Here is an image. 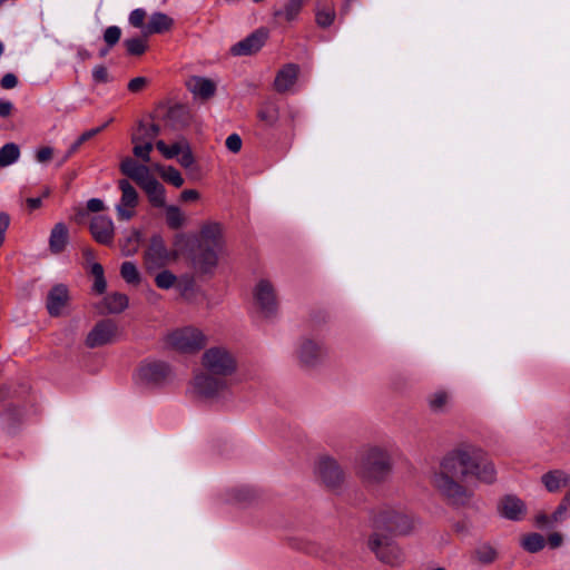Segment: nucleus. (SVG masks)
Here are the masks:
<instances>
[{"label":"nucleus","instance_id":"nucleus-25","mask_svg":"<svg viewBox=\"0 0 570 570\" xmlns=\"http://www.w3.org/2000/svg\"><path fill=\"white\" fill-rule=\"evenodd\" d=\"M541 482L549 492H558L570 482V476L561 470H552L541 476Z\"/></svg>","mask_w":570,"mask_h":570},{"label":"nucleus","instance_id":"nucleus-59","mask_svg":"<svg viewBox=\"0 0 570 570\" xmlns=\"http://www.w3.org/2000/svg\"><path fill=\"white\" fill-rule=\"evenodd\" d=\"M10 224V217L6 213H0V243L4 242V233Z\"/></svg>","mask_w":570,"mask_h":570},{"label":"nucleus","instance_id":"nucleus-57","mask_svg":"<svg viewBox=\"0 0 570 570\" xmlns=\"http://www.w3.org/2000/svg\"><path fill=\"white\" fill-rule=\"evenodd\" d=\"M53 149L51 147H42L37 151L36 158L39 163H47L52 158Z\"/></svg>","mask_w":570,"mask_h":570},{"label":"nucleus","instance_id":"nucleus-24","mask_svg":"<svg viewBox=\"0 0 570 570\" xmlns=\"http://www.w3.org/2000/svg\"><path fill=\"white\" fill-rule=\"evenodd\" d=\"M307 1L308 0H286L281 9H276L273 12V16L275 19L292 22L298 17Z\"/></svg>","mask_w":570,"mask_h":570},{"label":"nucleus","instance_id":"nucleus-40","mask_svg":"<svg viewBox=\"0 0 570 570\" xmlns=\"http://www.w3.org/2000/svg\"><path fill=\"white\" fill-rule=\"evenodd\" d=\"M102 130H104V127H97V128H92L90 130L82 132L78 137V139L70 146L67 154L62 158L61 164L65 163L71 155H73L83 142L91 139L96 135L100 134Z\"/></svg>","mask_w":570,"mask_h":570},{"label":"nucleus","instance_id":"nucleus-37","mask_svg":"<svg viewBox=\"0 0 570 570\" xmlns=\"http://www.w3.org/2000/svg\"><path fill=\"white\" fill-rule=\"evenodd\" d=\"M141 234L137 229H131L129 235L121 244V252L124 256H131L137 253L139 248Z\"/></svg>","mask_w":570,"mask_h":570},{"label":"nucleus","instance_id":"nucleus-51","mask_svg":"<svg viewBox=\"0 0 570 570\" xmlns=\"http://www.w3.org/2000/svg\"><path fill=\"white\" fill-rule=\"evenodd\" d=\"M179 155L180 158L178 159V161L183 167L189 168L194 164L195 159L189 144L185 145V148L183 149V151H180Z\"/></svg>","mask_w":570,"mask_h":570},{"label":"nucleus","instance_id":"nucleus-30","mask_svg":"<svg viewBox=\"0 0 570 570\" xmlns=\"http://www.w3.org/2000/svg\"><path fill=\"white\" fill-rule=\"evenodd\" d=\"M131 142L134 144L132 154L144 163H149L153 142L145 140V137H140L138 132L132 134Z\"/></svg>","mask_w":570,"mask_h":570},{"label":"nucleus","instance_id":"nucleus-53","mask_svg":"<svg viewBox=\"0 0 570 570\" xmlns=\"http://www.w3.org/2000/svg\"><path fill=\"white\" fill-rule=\"evenodd\" d=\"M226 147L229 151L236 154L242 149V138L237 134H232L226 139Z\"/></svg>","mask_w":570,"mask_h":570},{"label":"nucleus","instance_id":"nucleus-12","mask_svg":"<svg viewBox=\"0 0 570 570\" xmlns=\"http://www.w3.org/2000/svg\"><path fill=\"white\" fill-rule=\"evenodd\" d=\"M169 366L166 363L158 361L141 364L137 374L140 383L151 386L160 385L169 377Z\"/></svg>","mask_w":570,"mask_h":570},{"label":"nucleus","instance_id":"nucleus-56","mask_svg":"<svg viewBox=\"0 0 570 570\" xmlns=\"http://www.w3.org/2000/svg\"><path fill=\"white\" fill-rule=\"evenodd\" d=\"M0 85L3 89H12L18 85V78L14 73H6L2 77Z\"/></svg>","mask_w":570,"mask_h":570},{"label":"nucleus","instance_id":"nucleus-4","mask_svg":"<svg viewBox=\"0 0 570 570\" xmlns=\"http://www.w3.org/2000/svg\"><path fill=\"white\" fill-rule=\"evenodd\" d=\"M414 519L403 511L386 509L374 518V532L406 535L414 529Z\"/></svg>","mask_w":570,"mask_h":570},{"label":"nucleus","instance_id":"nucleus-36","mask_svg":"<svg viewBox=\"0 0 570 570\" xmlns=\"http://www.w3.org/2000/svg\"><path fill=\"white\" fill-rule=\"evenodd\" d=\"M188 141L186 139H180L173 144L171 146H167L164 140H158L156 142V148L163 154V156L167 159H171L180 154L187 145Z\"/></svg>","mask_w":570,"mask_h":570},{"label":"nucleus","instance_id":"nucleus-17","mask_svg":"<svg viewBox=\"0 0 570 570\" xmlns=\"http://www.w3.org/2000/svg\"><path fill=\"white\" fill-rule=\"evenodd\" d=\"M268 32L264 29L256 30L247 38L235 43L230 48L234 56H249L256 53L265 43Z\"/></svg>","mask_w":570,"mask_h":570},{"label":"nucleus","instance_id":"nucleus-16","mask_svg":"<svg viewBox=\"0 0 570 570\" xmlns=\"http://www.w3.org/2000/svg\"><path fill=\"white\" fill-rule=\"evenodd\" d=\"M90 233L94 239L102 245H110L115 236V227L110 217L97 215L90 222Z\"/></svg>","mask_w":570,"mask_h":570},{"label":"nucleus","instance_id":"nucleus-9","mask_svg":"<svg viewBox=\"0 0 570 570\" xmlns=\"http://www.w3.org/2000/svg\"><path fill=\"white\" fill-rule=\"evenodd\" d=\"M255 303L265 317H273L277 313L278 299L275 287L267 279H261L254 289Z\"/></svg>","mask_w":570,"mask_h":570},{"label":"nucleus","instance_id":"nucleus-14","mask_svg":"<svg viewBox=\"0 0 570 570\" xmlns=\"http://www.w3.org/2000/svg\"><path fill=\"white\" fill-rule=\"evenodd\" d=\"M219 253L218 249L197 245L190 254L194 268L203 274L212 273L218 264Z\"/></svg>","mask_w":570,"mask_h":570},{"label":"nucleus","instance_id":"nucleus-19","mask_svg":"<svg viewBox=\"0 0 570 570\" xmlns=\"http://www.w3.org/2000/svg\"><path fill=\"white\" fill-rule=\"evenodd\" d=\"M198 245L222 250L224 246L222 225L216 222L204 224L199 233Z\"/></svg>","mask_w":570,"mask_h":570},{"label":"nucleus","instance_id":"nucleus-48","mask_svg":"<svg viewBox=\"0 0 570 570\" xmlns=\"http://www.w3.org/2000/svg\"><path fill=\"white\" fill-rule=\"evenodd\" d=\"M139 165L140 164L137 163L134 158L125 157L119 165V169L122 175L130 179L131 175L136 171Z\"/></svg>","mask_w":570,"mask_h":570},{"label":"nucleus","instance_id":"nucleus-20","mask_svg":"<svg viewBox=\"0 0 570 570\" xmlns=\"http://www.w3.org/2000/svg\"><path fill=\"white\" fill-rule=\"evenodd\" d=\"M299 75V66L286 63L276 73L273 87L278 94H285L296 83Z\"/></svg>","mask_w":570,"mask_h":570},{"label":"nucleus","instance_id":"nucleus-58","mask_svg":"<svg viewBox=\"0 0 570 570\" xmlns=\"http://www.w3.org/2000/svg\"><path fill=\"white\" fill-rule=\"evenodd\" d=\"M548 543L552 549H557L562 546L563 537L559 532H553L548 535Z\"/></svg>","mask_w":570,"mask_h":570},{"label":"nucleus","instance_id":"nucleus-44","mask_svg":"<svg viewBox=\"0 0 570 570\" xmlns=\"http://www.w3.org/2000/svg\"><path fill=\"white\" fill-rule=\"evenodd\" d=\"M155 177L150 173L149 167L140 164L136 171L131 175V178L140 188L151 181Z\"/></svg>","mask_w":570,"mask_h":570},{"label":"nucleus","instance_id":"nucleus-43","mask_svg":"<svg viewBox=\"0 0 570 570\" xmlns=\"http://www.w3.org/2000/svg\"><path fill=\"white\" fill-rule=\"evenodd\" d=\"M155 177L150 173L149 167L140 164L136 171L131 175V178L140 188L151 181Z\"/></svg>","mask_w":570,"mask_h":570},{"label":"nucleus","instance_id":"nucleus-32","mask_svg":"<svg viewBox=\"0 0 570 570\" xmlns=\"http://www.w3.org/2000/svg\"><path fill=\"white\" fill-rule=\"evenodd\" d=\"M257 117L266 126L273 127L279 119V108L274 102H266L259 108Z\"/></svg>","mask_w":570,"mask_h":570},{"label":"nucleus","instance_id":"nucleus-38","mask_svg":"<svg viewBox=\"0 0 570 570\" xmlns=\"http://www.w3.org/2000/svg\"><path fill=\"white\" fill-rule=\"evenodd\" d=\"M474 556L478 562L482 564H491L497 560L498 552L492 546L483 543L475 549Z\"/></svg>","mask_w":570,"mask_h":570},{"label":"nucleus","instance_id":"nucleus-22","mask_svg":"<svg viewBox=\"0 0 570 570\" xmlns=\"http://www.w3.org/2000/svg\"><path fill=\"white\" fill-rule=\"evenodd\" d=\"M190 121V111L184 105H175L168 109L165 116V127L171 130H181L189 126Z\"/></svg>","mask_w":570,"mask_h":570},{"label":"nucleus","instance_id":"nucleus-7","mask_svg":"<svg viewBox=\"0 0 570 570\" xmlns=\"http://www.w3.org/2000/svg\"><path fill=\"white\" fill-rule=\"evenodd\" d=\"M167 343L173 348L183 353H194L206 344V336L195 327H184L173 331L167 335Z\"/></svg>","mask_w":570,"mask_h":570},{"label":"nucleus","instance_id":"nucleus-1","mask_svg":"<svg viewBox=\"0 0 570 570\" xmlns=\"http://www.w3.org/2000/svg\"><path fill=\"white\" fill-rule=\"evenodd\" d=\"M470 478L493 484L497 469L480 448L461 445L444 455L432 482L446 505L470 509L473 507L474 492L464 483Z\"/></svg>","mask_w":570,"mask_h":570},{"label":"nucleus","instance_id":"nucleus-64","mask_svg":"<svg viewBox=\"0 0 570 570\" xmlns=\"http://www.w3.org/2000/svg\"><path fill=\"white\" fill-rule=\"evenodd\" d=\"M90 273L94 275L95 278L105 276L104 275V267L99 263H92L91 264Z\"/></svg>","mask_w":570,"mask_h":570},{"label":"nucleus","instance_id":"nucleus-35","mask_svg":"<svg viewBox=\"0 0 570 570\" xmlns=\"http://www.w3.org/2000/svg\"><path fill=\"white\" fill-rule=\"evenodd\" d=\"M20 156L19 146L14 142H8L0 148V167H7L13 164Z\"/></svg>","mask_w":570,"mask_h":570},{"label":"nucleus","instance_id":"nucleus-49","mask_svg":"<svg viewBox=\"0 0 570 570\" xmlns=\"http://www.w3.org/2000/svg\"><path fill=\"white\" fill-rule=\"evenodd\" d=\"M138 129L139 130H144L142 134H139L140 137H145V140L150 141V142L160 132L159 125L153 124V125H150L149 128H146V126H145V124L142 121L139 122Z\"/></svg>","mask_w":570,"mask_h":570},{"label":"nucleus","instance_id":"nucleus-39","mask_svg":"<svg viewBox=\"0 0 570 570\" xmlns=\"http://www.w3.org/2000/svg\"><path fill=\"white\" fill-rule=\"evenodd\" d=\"M166 222L169 228L178 229L185 224L186 218L177 206L170 205L166 207Z\"/></svg>","mask_w":570,"mask_h":570},{"label":"nucleus","instance_id":"nucleus-33","mask_svg":"<svg viewBox=\"0 0 570 570\" xmlns=\"http://www.w3.org/2000/svg\"><path fill=\"white\" fill-rule=\"evenodd\" d=\"M520 544L525 551L530 553H537L544 548L546 539L542 534L532 532L523 535L521 538Z\"/></svg>","mask_w":570,"mask_h":570},{"label":"nucleus","instance_id":"nucleus-60","mask_svg":"<svg viewBox=\"0 0 570 570\" xmlns=\"http://www.w3.org/2000/svg\"><path fill=\"white\" fill-rule=\"evenodd\" d=\"M88 210L92 213L101 212L105 208L104 202L98 198H91L87 203Z\"/></svg>","mask_w":570,"mask_h":570},{"label":"nucleus","instance_id":"nucleus-6","mask_svg":"<svg viewBox=\"0 0 570 570\" xmlns=\"http://www.w3.org/2000/svg\"><path fill=\"white\" fill-rule=\"evenodd\" d=\"M368 548L381 562L390 567H400L405 560L402 549L386 534L374 532L368 539Z\"/></svg>","mask_w":570,"mask_h":570},{"label":"nucleus","instance_id":"nucleus-21","mask_svg":"<svg viewBox=\"0 0 570 570\" xmlns=\"http://www.w3.org/2000/svg\"><path fill=\"white\" fill-rule=\"evenodd\" d=\"M187 89L203 101L210 99L216 92V83L205 77L191 76L186 81Z\"/></svg>","mask_w":570,"mask_h":570},{"label":"nucleus","instance_id":"nucleus-52","mask_svg":"<svg viewBox=\"0 0 570 570\" xmlns=\"http://www.w3.org/2000/svg\"><path fill=\"white\" fill-rule=\"evenodd\" d=\"M148 82L149 80L146 77H136L128 82L127 87L129 91L136 94L141 91Z\"/></svg>","mask_w":570,"mask_h":570},{"label":"nucleus","instance_id":"nucleus-61","mask_svg":"<svg viewBox=\"0 0 570 570\" xmlns=\"http://www.w3.org/2000/svg\"><path fill=\"white\" fill-rule=\"evenodd\" d=\"M198 198H199V193L195 189H185L180 194V199L183 202H193V200H197Z\"/></svg>","mask_w":570,"mask_h":570},{"label":"nucleus","instance_id":"nucleus-11","mask_svg":"<svg viewBox=\"0 0 570 570\" xmlns=\"http://www.w3.org/2000/svg\"><path fill=\"white\" fill-rule=\"evenodd\" d=\"M117 335L115 321L106 318L99 321L86 337V345L89 348L104 346L114 342Z\"/></svg>","mask_w":570,"mask_h":570},{"label":"nucleus","instance_id":"nucleus-29","mask_svg":"<svg viewBox=\"0 0 570 570\" xmlns=\"http://www.w3.org/2000/svg\"><path fill=\"white\" fill-rule=\"evenodd\" d=\"M336 17L335 7L332 2L318 4L315 10V22L321 28L330 27Z\"/></svg>","mask_w":570,"mask_h":570},{"label":"nucleus","instance_id":"nucleus-13","mask_svg":"<svg viewBox=\"0 0 570 570\" xmlns=\"http://www.w3.org/2000/svg\"><path fill=\"white\" fill-rule=\"evenodd\" d=\"M144 259L147 269L161 267L170 259V254L160 235H154L150 238Z\"/></svg>","mask_w":570,"mask_h":570},{"label":"nucleus","instance_id":"nucleus-31","mask_svg":"<svg viewBox=\"0 0 570 570\" xmlns=\"http://www.w3.org/2000/svg\"><path fill=\"white\" fill-rule=\"evenodd\" d=\"M450 401V394L446 391H436L428 396V405L432 413H444Z\"/></svg>","mask_w":570,"mask_h":570},{"label":"nucleus","instance_id":"nucleus-27","mask_svg":"<svg viewBox=\"0 0 570 570\" xmlns=\"http://www.w3.org/2000/svg\"><path fill=\"white\" fill-rule=\"evenodd\" d=\"M174 20L165 13L156 12L151 14L145 32L146 35H155L168 31L171 29Z\"/></svg>","mask_w":570,"mask_h":570},{"label":"nucleus","instance_id":"nucleus-55","mask_svg":"<svg viewBox=\"0 0 570 570\" xmlns=\"http://www.w3.org/2000/svg\"><path fill=\"white\" fill-rule=\"evenodd\" d=\"M146 12L142 9H135L129 16V22L136 28H140L144 24Z\"/></svg>","mask_w":570,"mask_h":570},{"label":"nucleus","instance_id":"nucleus-47","mask_svg":"<svg viewBox=\"0 0 570 570\" xmlns=\"http://www.w3.org/2000/svg\"><path fill=\"white\" fill-rule=\"evenodd\" d=\"M121 37V30L117 26L108 27L104 32V40L108 48H112L117 45Z\"/></svg>","mask_w":570,"mask_h":570},{"label":"nucleus","instance_id":"nucleus-28","mask_svg":"<svg viewBox=\"0 0 570 570\" xmlns=\"http://www.w3.org/2000/svg\"><path fill=\"white\" fill-rule=\"evenodd\" d=\"M141 189L146 193L149 202L155 207H164L166 204L165 188L164 186L154 178L151 181L146 184Z\"/></svg>","mask_w":570,"mask_h":570},{"label":"nucleus","instance_id":"nucleus-26","mask_svg":"<svg viewBox=\"0 0 570 570\" xmlns=\"http://www.w3.org/2000/svg\"><path fill=\"white\" fill-rule=\"evenodd\" d=\"M68 228L63 223L53 226L49 238V248L52 254H60L68 244Z\"/></svg>","mask_w":570,"mask_h":570},{"label":"nucleus","instance_id":"nucleus-63","mask_svg":"<svg viewBox=\"0 0 570 570\" xmlns=\"http://www.w3.org/2000/svg\"><path fill=\"white\" fill-rule=\"evenodd\" d=\"M106 287H107V283H106L105 276L95 278L94 286H92L94 291H96L99 294H102L106 291Z\"/></svg>","mask_w":570,"mask_h":570},{"label":"nucleus","instance_id":"nucleus-18","mask_svg":"<svg viewBox=\"0 0 570 570\" xmlns=\"http://www.w3.org/2000/svg\"><path fill=\"white\" fill-rule=\"evenodd\" d=\"M69 299V291L66 285L57 284L52 286L48 293L46 303L48 314L52 317L60 316L62 309L68 305Z\"/></svg>","mask_w":570,"mask_h":570},{"label":"nucleus","instance_id":"nucleus-10","mask_svg":"<svg viewBox=\"0 0 570 570\" xmlns=\"http://www.w3.org/2000/svg\"><path fill=\"white\" fill-rule=\"evenodd\" d=\"M118 187L121 191V198L117 205L118 218L129 220L135 215V208L138 205V193L128 179H119Z\"/></svg>","mask_w":570,"mask_h":570},{"label":"nucleus","instance_id":"nucleus-45","mask_svg":"<svg viewBox=\"0 0 570 570\" xmlns=\"http://www.w3.org/2000/svg\"><path fill=\"white\" fill-rule=\"evenodd\" d=\"M568 512H570V490L564 494L560 504L552 513L553 522H562L566 520Z\"/></svg>","mask_w":570,"mask_h":570},{"label":"nucleus","instance_id":"nucleus-34","mask_svg":"<svg viewBox=\"0 0 570 570\" xmlns=\"http://www.w3.org/2000/svg\"><path fill=\"white\" fill-rule=\"evenodd\" d=\"M147 37L146 32L141 37H134L126 39L124 41V46L127 50V53L130 56H141L147 50Z\"/></svg>","mask_w":570,"mask_h":570},{"label":"nucleus","instance_id":"nucleus-15","mask_svg":"<svg viewBox=\"0 0 570 570\" xmlns=\"http://www.w3.org/2000/svg\"><path fill=\"white\" fill-rule=\"evenodd\" d=\"M498 511L501 517L511 520L520 521L527 513L525 503L514 494L503 495L498 502Z\"/></svg>","mask_w":570,"mask_h":570},{"label":"nucleus","instance_id":"nucleus-3","mask_svg":"<svg viewBox=\"0 0 570 570\" xmlns=\"http://www.w3.org/2000/svg\"><path fill=\"white\" fill-rule=\"evenodd\" d=\"M393 469L390 452L381 446H370L360 453L356 463V475L368 485H377L387 481Z\"/></svg>","mask_w":570,"mask_h":570},{"label":"nucleus","instance_id":"nucleus-2","mask_svg":"<svg viewBox=\"0 0 570 570\" xmlns=\"http://www.w3.org/2000/svg\"><path fill=\"white\" fill-rule=\"evenodd\" d=\"M204 371L193 381L195 392L206 399L226 393L232 386L230 376L237 370L235 355L223 346L210 347L202 356Z\"/></svg>","mask_w":570,"mask_h":570},{"label":"nucleus","instance_id":"nucleus-42","mask_svg":"<svg viewBox=\"0 0 570 570\" xmlns=\"http://www.w3.org/2000/svg\"><path fill=\"white\" fill-rule=\"evenodd\" d=\"M157 169L159 170L161 178L164 180H166L167 183L173 184L175 187L183 186L184 178L181 177L180 173L176 168H174L171 166H169L167 168H163V167L158 166Z\"/></svg>","mask_w":570,"mask_h":570},{"label":"nucleus","instance_id":"nucleus-62","mask_svg":"<svg viewBox=\"0 0 570 570\" xmlns=\"http://www.w3.org/2000/svg\"><path fill=\"white\" fill-rule=\"evenodd\" d=\"M13 105L10 101L0 100V117L6 118L11 115Z\"/></svg>","mask_w":570,"mask_h":570},{"label":"nucleus","instance_id":"nucleus-46","mask_svg":"<svg viewBox=\"0 0 570 570\" xmlns=\"http://www.w3.org/2000/svg\"><path fill=\"white\" fill-rule=\"evenodd\" d=\"M176 279V276L171 272L165 269L156 275L155 283L157 287L168 289L174 286Z\"/></svg>","mask_w":570,"mask_h":570},{"label":"nucleus","instance_id":"nucleus-41","mask_svg":"<svg viewBox=\"0 0 570 570\" xmlns=\"http://www.w3.org/2000/svg\"><path fill=\"white\" fill-rule=\"evenodd\" d=\"M120 275L124 281L131 285H137L140 282V274L136 265L131 262H124L120 267Z\"/></svg>","mask_w":570,"mask_h":570},{"label":"nucleus","instance_id":"nucleus-54","mask_svg":"<svg viewBox=\"0 0 570 570\" xmlns=\"http://www.w3.org/2000/svg\"><path fill=\"white\" fill-rule=\"evenodd\" d=\"M553 523L552 514L549 517L544 512H539L534 518V524L539 529L550 528Z\"/></svg>","mask_w":570,"mask_h":570},{"label":"nucleus","instance_id":"nucleus-23","mask_svg":"<svg viewBox=\"0 0 570 570\" xmlns=\"http://www.w3.org/2000/svg\"><path fill=\"white\" fill-rule=\"evenodd\" d=\"M128 306V297L121 293L107 295L100 306V314H118Z\"/></svg>","mask_w":570,"mask_h":570},{"label":"nucleus","instance_id":"nucleus-50","mask_svg":"<svg viewBox=\"0 0 570 570\" xmlns=\"http://www.w3.org/2000/svg\"><path fill=\"white\" fill-rule=\"evenodd\" d=\"M92 78L97 83H106L109 81V73L105 66H96L92 70Z\"/></svg>","mask_w":570,"mask_h":570},{"label":"nucleus","instance_id":"nucleus-5","mask_svg":"<svg viewBox=\"0 0 570 570\" xmlns=\"http://www.w3.org/2000/svg\"><path fill=\"white\" fill-rule=\"evenodd\" d=\"M314 473L316 480L327 490L341 491L346 480L343 466L332 456L323 455L315 463Z\"/></svg>","mask_w":570,"mask_h":570},{"label":"nucleus","instance_id":"nucleus-8","mask_svg":"<svg viewBox=\"0 0 570 570\" xmlns=\"http://www.w3.org/2000/svg\"><path fill=\"white\" fill-rule=\"evenodd\" d=\"M326 355L324 345L311 337H302L297 343L296 356L304 368H316L323 364Z\"/></svg>","mask_w":570,"mask_h":570}]
</instances>
